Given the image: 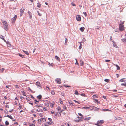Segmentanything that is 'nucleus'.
Masks as SVG:
<instances>
[{
  "instance_id": "nucleus-1",
  "label": "nucleus",
  "mask_w": 126,
  "mask_h": 126,
  "mask_svg": "<svg viewBox=\"0 0 126 126\" xmlns=\"http://www.w3.org/2000/svg\"><path fill=\"white\" fill-rule=\"evenodd\" d=\"M2 22L3 23V24L4 29L6 30H8V23L5 21L2 20Z\"/></svg>"
},
{
  "instance_id": "nucleus-2",
  "label": "nucleus",
  "mask_w": 126,
  "mask_h": 126,
  "mask_svg": "<svg viewBox=\"0 0 126 126\" xmlns=\"http://www.w3.org/2000/svg\"><path fill=\"white\" fill-rule=\"evenodd\" d=\"M82 119V116H81L80 117L79 116H78L75 119V121L76 122H79V121H81V120Z\"/></svg>"
},
{
  "instance_id": "nucleus-3",
  "label": "nucleus",
  "mask_w": 126,
  "mask_h": 126,
  "mask_svg": "<svg viewBox=\"0 0 126 126\" xmlns=\"http://www.w3.org/2000/svg\"><path fill=\"white\" fill-rule=\"evenodd\" d=\"M125 28L124 27V25L121 24H120L119 25V29L120 31H122L124 30Z\"/></svg>"
},
{
  "instance_id": "nucleus-4",
  "label": "nucleus",
  "mask_w": 126,
  "mask_h": 126,
  "mask_svg": "<svg viewBox=\"0 0 126 126\" xmlns=\"http://www.w3.org/2000/svg\"><path fill=\"white\" fill-rule=\"evenodd\" d=\"M48 119L49 121L47 122L48 125H53L54 123L52 121V119L51 118H48Z\"/></svg>"
},
{
  "instance_id": "nucleus-5",
  "label": "nucleus",
  "mask_w": 126,
  "mask_h": 126,
  "mask_svg": "<svg viewBox=\"0 0 126 126\" xmlns=\"http://www.w3.org/2000/svg\"><path fill=\"white\" fill-rule=\"evenodd\" d=\"M17 18V16L15 15L14 17L12 19V23H14L15 21L16 18Z\"/></svg>"
},
{
  "instance_id": "nucleus-6",
  "label": "nucleus",
  "mask_w": 126,
  "mask_h": 126,
  "mask_svg": "<svg viewBox=\"0 0 126 126\" xmlns=\"http://www.w3.org/2000/svg\"><path fill=\"white\" fill-rule=\"evenodd\" d=\"M76 19L78 21H80L81 20V18L80 16L79 15H77L76 16Z\"/></svg>"
},
{
  "instance_id": "nucleus-7",
  "label": "nucleus",
  "mask_w": 126,
  "mask_h": 126,
  "mask_svg": "<svg viewBox=\"0 0 126 126\" xmlns=\"http://www.w3.org/2000/svg\"><path fill=\"white\" fill-rule=\"evenodd\" d=\"M93 100H94V102L95 103H97V104H98L100 103V102L99 101H98L97 99H93Z\"/></svg>"
},
{
  "instance_id": "nucleus-8",
  "label": "nucleus",
  "mask_w": 126,
  "mask_h": 126,
  "mask_svg": "<svg viewBox=\"0 0 126 126\" xmlns=\"http://www.w3.org/2000/svg\"><path fill=\"white\" fill-rule=\"evenodd\" d=\"M104 121L103 120H100V121H98L97 122V124H95V125H97L98 126H99L98 125V124H102L103 123H104Z\"/></svg>"
},
{
  "instance_id": "nucleus-9",
  "label": "nucleus",
  "mask_w": 126,
  "mask_h": 126,
  "mask_svg": "<svg viewBox=\"0 0 126 126\" xmlns=\"http://www.w3.org/2000/svg\"><path fill=\"white\" fill-rule=\"evenodd\" d=\"M56 81L57 83L59 84H60L61 82V79H56Z\"/></svg>"
},
{
  "instance_id": "nucleus-10",
  "label": "nucleus",
  "mask_w": 126,
  "mask_h": 126,
  "mask_svg": "<svg viewBox=\"0 0 126 126\" xmlns=\"http://www.w3.org/2000/svg\"><path fill=\"white\" fill-rule=\"evenodd\" d=\"M36 84L37 86H38L40 88H41V87L40 85V83L38 82H37L36 83Z\"/></svg>"
},
{
  "instance_id": "nucleus-11",
  "label": "nucleus",
  "mask_w": 126,
  "mask_h": 126,
  "mask_svg": "<svg viewBox=\"0 0 126 126\" xmlns=\"http://www.w3.org/2000/svg\"><path fill=\"white\" fill-rule=\"evenodd\" d=\"M25 10V9L23 8H22L21 9H20V13L22 14L24 12V11Z\"/></svg>"
},
{
  "instance_id": "nucleus-12",
  "label": "nucleus",
  "mask_w": 126,
  "mask_h": 126,
  "mask_svg": "<svg viewBox=\"0 0 126 126\" xmlns=\"http://www.w3.org/2000/svg\"><path fill=\"white\" fill-rule=\"evenodd\" d=\"M55 59H56L59 62L60 61V58H59L58 56H56L55 57Z\"/></svg>"
},
{
  "instance_id": "nucleus-13",
  "label": "nucleus",
  "mask_w": 126,
  "mask_h": 126,
  "mask_svg": "<svg viewBox=\"0 0 126 126\" xmlns=\"http://www.w3.org/2000/svg\"><path fill=\"white\" fill-rule=\"evenodd\" d=\"M82 109H88L89 110L90 109V108L89 107H82Z\"/></svg>"
},
{
  "instance_id": "nucleus-14",
  "label": "nucleus",
  "mask_w": 126,
  "mask_h": 126,
  "mask_svg": "<svg viewBox=\"0 0 126 126\" xmlns=\"http://www.w3.org/2000/svg\"><path fill=\"white\" fill-rule=\"evenodd\" d=\"M85 29V28L84 27H82L80 28L79 29L82 32H83L84 31Z\"/></svg>"
},
{
  "instance_id": "nucleus-15",
  "label": "nucleus",
  "mask_w": 126,
  "mask_h": 126,
  "mask_svg": "<svg viewBox=\"0 0 126 126\" xmlns=\"http://www.w3.org/2000/svg\"><path fill=\"white\" fill-rule=\"evenodd\" d=\"M22 51H23V52H24L26 55H29V54L28 53V51H25L24 50H22Z\"/></svg>"
},
{
  "instance_id": "nucleus-16",
  "label": "nucleus",
  "mask_w": 126,
  "mask_h": 126,
  "mask_svg": "<svg viewBox=\"0 0 126 126\" xmlns=\"http://www.w3.org/2000/svg\"><path fill=\"white\" fill-rule=\"evenodd\" d=\"M0 38L3 40L5 42H6V41L4 39L3 36L1 35H0Z\"/></svg>"
},
{
  "instance_id": "nucleus-17",
  "label": "nucleus",
  "mask_w": 126,
  "mask_h": 126,
  "mask_svg": "<svg viewBox=\"0 0 126 126\" xmlns=\"http://www.w3.org/2000/svg\"><path fill=\"white\" fill-rule=\"evenodd\" d=\"M94 109L95 111H98L99 110V108L96 107H94V108H93Z\"/></svg>"
},
{
  "instance_id": "nucleus-18",
  "label": "nucleus",
  "mask_w": 126,
  "mask_h": 126,
  "mask_svg": "<svg viewBox=\"0 0 126 126\" xmlns=\"http://www.w3.org/2000/svg\"><path fill=\"white\" fill-rule=\"evenodd\" d=\"M80 63L81 65L82 66L84 64L83 62L81 60L80 61Z\"/></svg>"
},
{
  "instance_id": "nucleus-19",
  "label": "nucleus",
  "mask_w": 126,
  "mask_h": 126,
  "mask_svg": "<svg viewBox=\"0 0 126 126\" xmlns=\"http://www.w3.org/2000/svg\"><path fill=\"white\" fill-rule=\"evenodd\" d=\"M75 94L76 95H79V93L76 90H75Z\"/></svg>"
},
{
  "instance_id": "nucleus-20",
  "label": "nucleus",
  "mask_w": 126,
  "mask_h": 126,
  "mask_svg": "<svg viewBox=\"0 0 126 126\" xmlns=\"http://www.w3.org/2000/svg\"><path fill=\"white\" fill-rule=\"evenodd\" d=\"M121 40L122 41L124 42H126V38L122 39Z\"/></svg>"
},
{
  "instance_id": "nucleus-21",
  "label": "nucleus",
  "mask_w": 126,
  "mask_h": 126,
  "mask_svg": "<svg viewBox=\"0 0 126 126\" xmlns=\"http://www.w3.org/2000/svg\"><path fill=\"white\" fill-rule=\"evenodd\" d=\"M37 7L39 8H40L41 7V4H40L39 2L37 3Z\"/></svg>"
},
{
  "instance_id": "nucleus-22",
  "label": "nucleus",
  "mask_w": 126,
  "mask_h": 126,
  "mask_svg": "<svg viewBox=\"0 0 126 126\" xmlns=\"http://www.w3.org/2000/svg\"><path fill=\"white\" fill-rule=\"evenodd\" d=\"M37 98L39 99H40L41 98L42 96L41 95H39L37 96Z\"/></svg>"
},
{
  "instance_id": "nucleus-23",
  "label": "nucleus",
  "mask_w": 126,
  "mask_h": 126,
  "mask_svg": "<svg viewBox=\"0 0 126 126\" xmlns=\"http://www.w3.org/2000/svg\"><path fill=\"white\" fill-rule=\"evenodd\" d=\"M102 110L103 111H111L110 110L108 109H102V110Z\"/></svg>"
},
{
  "instance_id": "nucleus-24",
  "label": "nucleus",
  "mask_w": 126,
  "mask_h": 126,
  "mask_svg": "<svg viewBox=\"0 0 126 126\" xmlns=\"http://www.w3.org/2000/svg\"><path fill=\"white\" fill-rule=\"evenodd\" d=\"M54 102H52V103H51V104L50 105V106H51V108H53V106H54Z\"/></svg>"
},
{
  "instance_id": "nucleus-25",
  "label": "nucleus",
  "mask_w": 126,
  "mask_h": 126,
  "mask_svg": "<svg viewBox=\"0 0 126 126\" xmlns=\"http://www.w3.org/2000/svg\"><path fill=\"white\" fill-rule=\"evenodd\" d=\"M19 107L18 108V109L19 110H21L22 108V105L20 103H19Z\"/></svg>"
},
{
  "instance_id": "nucleus-26",
  "label": "nucleus",
  "mask_w": 126,
  "mask_h": 126,
  "mask_svg": "<svg viewBox=\"0 0 126 126\" xmlns=\"http://www.w3.org/2000/svg\"><path fill=\"white\" fill-rule=\"evenodd\" d=\"M18 55L19 56L21 57H22V58H24V55H22L20 54H19Z\"/></svg>"
},
{
  "instance_id": "nucleus-27",
  "label": "nucleus",
  "mask_w": 126,
  "mask_h": 126,
  "mask_svg": "<svg viewBox=\"0 0 126 126\" xmlns=\"http://www.w3.org/2000/svg\"><path fill=\"white\" fill-rule=\"evenodd\" d=\"M9 123L8 121H6L5 122V125L6 126L8 125H9Z\"/></svg>"
},
{
  "instance_id": "nucleus-28",
  "label": "nucleus",
  "mask_w": 126,
  "mask_h": 126,
  "mask_svg": "<svg viewBox=\"0 0 126 126\" xmlns=\"http://www.w3.org/2000/svg\"><path fill=\"white\" fill-rule=\"evenodd\" d=\"M122 119L120 117H117L116 118V119H115V120H121Z\"/></svg>"
},
{
  "instance_id": "nucleus-29",
  "label": "nucleus",
  "mask_w": 126,
  "mask_h": 126,
  "mask_svg": "<svg viewBox=\"0 0 126 126\" xmlns=\"http://www.w3.org/2000/svg\"><path fill=\"white\" fill-rule=\"evenodd\" d=\"M114 65L117 68V70H120V67L117 65V64H114Z\"/></svg>"
},
{
  "instance_id": "nucleus-30",
  "label": "nucleus",
  "mask_w": 126,
  "mask_h": 126,
  "mask_svg": "<svg viewBox=\"0 0 126 126\" xmlns=\"http://www.w3.org/2000/svg\"><path fill=\"white\" fill-rule=\"evenodd\" d=\"M91 118V117H87L86 118H85L84 120L87 121L89 120Z\"/></svg>"
},
{
  "instance_id": "nucleus-31",
  "label": "nucleus",
  "mask_w": 126,
  "mask_h": 126,
  "mask_svg": "<svg viewBox=\"0 0 126 126\" xmlns=\"http://www.w3.org/2000/svg\"><path fill=\"white\" fill-rule=\"evenodd\" d=\"M15 87L16 88L18 89L20 87V86L17 85H14Z\"/></svg>"
},
{
  "instance_id": "nucleus-32",
  "label": "nucleus",
  "mask_w": 126,
  "mask_h": 126,
  "mask_svg": "<svg viewBox=\"0 0 126 126\" xmlns=\"http://www.w3.org/2000/svg\"><path fill=\"white\" fill-rule=\"evenodd\" d=\"M112 42L113 43V45L114 47H117V45H116L115 43L113 41H112Z\"/></svg>"
},
{
  "instance_id": "nucleus-33",
  "label": "nucleus",
  "mask_w": 126,
  "mask_h": 126,
  "mask_svg": "<svg viewBox=\"0 0 126 126\" xmlns=\"http://www.w3.org/2000/svg\"><path fill=\"white\" fill-rule=\"evenodd\" d=\"M28 14L30 16V17L31 18L32 17L31 13V12H30L29 11H28Z\"/></svg>"
},
{
  "instance_id": "nucleus-34",
  "label": "nucleus",
  "mask_w": 126,
  "mask_h": 126,
  "mask_svg": "<svg viewBox=\"0 0 126 126\" xmlns=\"http://www.w3.org/2000/svg\"><path fill=\"white\" fill-rule=\"evenodd\" d=\"M38 123L39 124V125H40L41 124L42 122L41 121V120H40L39 119L38 120Z\"/></svg>"
},
{
  "instance_id": "nucleus-35",
  "label": "nucleus",
  "mask_w": 126,
  "mask_h": 126,
  "mask_svg": "<svg viewBox=\"0 0 126 126\" xmlns=\"http://www.w3.org/2000/svg\"><path fill=\"white\" fill-rule=\"evenodd\" d=\"M29 125L30 126H35V125L34 124H31L30 123H29Z\"/></svg>"
},
{
  "instance_id": "nucleus-36",
  "label": "nucleus",
  "mask_w": 126,
  "mask_h": 126,
  "mask_svg": "<svg viewBox=\"0 0 126 126\" xmlns=\"http://www.w3.org/2000/svg\"><path fill=\"white\" fill-rule=\"evenodd\" d=\"M37 12L38 15L39 16H42V14L40 13L39 11H37Z\"/></svg>"
},
{
  "instance_id": "nucleus-37",
  "label": "nucleus",
  "mask_w": 126,
  "mask_h": 126,
  "mask_svg": "<svg viewBox=\"0 0 126 126\" xmlns=\"http://www.w3.org/2000/svg\"><path fill=\"white\" fill-rule=\"evenodd\" d=\"M93 97L94 98H95V97L97 98L98 97V96H97L96 95V94H94V95H93Z\"/></svg>"
},
{
  "instance_id": "nucleus-38",
  "label": "nucleus",
  "mask_w": 126,
  "mask_h": 126,
  "mask_svg": "<svg viewBox=\"0 0 126 126\" xmlns=\"http://www.w3.org/2000/svg\"><path fill=\"white\" fill-rule=\"evenodd\" d=\"M5 70V69L3 68H2L0 69V71H2V72H3V71Z\"/></svg>"
},
{
  "instance_id": "nucleus-39",
  "label": "nucleus",
  "mask_w": 126,
  "mask_h": 126,
  "mask_svg": "<svg viewBox=\"0 0 126 126\" xmlns=\"http://www.w3.org/2000/svg\"><path fill=\"white\" fill-rule=\"evenodd\" d=\"M79 43L80 44V45L79 47V49H80L82 48V45L80 42H79Z\"/></svg>"
},
{
  "instance_id": "nucleus-40",
  "label": "nucleus",
  "mask_w": 126,
  "mask_h": 126,
  "mask_svg": "<svg viewBox=\"0 0 126 126\" xmlns=\"http://www.w3.org/2000/svg\"><path fill=\"white\" fill-rule=\"evenodd\" d=\"M68 41V39L67 38H65V45H67V42Z\"/></svg>"
},
{
  "instance_id": "nucleus-41",
  "label": "nucleus",
  "mask_w": 126,
  "mask_h": 126,
  "mask_svg": "<svg viewBox=\"0 0 126 126\" xmlns=\"http://www.w3.org/2000/svg\"><path fill=\"white\" fill-rule=\"evenodd\" d=\"M68 102L69 103L70 105L72 104L73 103L72 102L71 100H69L68 101Z\"/></svg>"
},
{
  "instance_id": "nucleus-42",
  "label": "nucleus",
  "mask_w": 126,
  "mask_h": 126,
  "mask_svg": "<svg viewBox=\"0 0 126 126\" xmlns=\"http://www.w3.org/2000/svg\"><path fill=\"white\" fill-rule=\"evenodd\" d=\"M104 81L107 82H108L110 81V80L109 79H106L104 80Z\"/></svg>"
},
{
  "instance_id": "nucleus-43",
  "label": "nucleus",
  "mask_w": 126,
  "mask_h": 126,
  "mask_svg": "<svg viewBox=\"0 0 126 126\" xmlns=\"http://www.w3.org/2000/svg\"><path fill=\"white\" fill-rule=\"evenodd\" d=\"M121 85H124V86H126V82H125L124 83H122Z\"/></svg>"
},
{
  "instance_id": "nucleus-44",
  "label": "nucleus",
  "mask_w": 126,
  "mask_h": 126,
  "mask_svg": "<svg viewBox=\"0 0 126 126\" xmlns=\"http://www.w3.org/2000/svg\"><path fill=\"white\" fill-rule=\"evenodd\" d=\"M34 101H35V103L36 104H38V103L39 101H37L36 100H35Z\"/></svg>"
},
{
  "instance_id": "nucleus-45",
  "label": "nucleus",
  "mask_w": 126,
  "mask_h": 126,
  "mask_svg": "<svg viewBox=\"0 0 126 126\" xmlns=\"http://www.w3.org/2000/svg\"><path fill=\"white\" fill-rule=\"evenodd\" d=\"M124 23V22L123 21H121V23L120 24H121L123 25Z\"/></svg>"
},
{
  "instance_id": "nucleus-46",
  "label": "nucleus",
  "mask_w": 126,
  "mask_h": 126,
  "mask_svg": "<svg viewBox=\"0 0 126 126\" xmlns=\"http://www.w3.org/2000/svg\"><path fill=\"white\" fill-rule=\"evenodd\" d=\"M80 95L82 96H84V97H85V96H86V95L85 94H81Z\"/></svg>"
},
{
  "instance_id": "nucleus-47",
  "label": "nucleus",
  "mask_w": 126,
  "mask_h": 126,
  "mask_svg": "<svg viewBox=\"0 0 126 126\" xmlns=\"http://www.w3.org/2000/svg\"><path fill=\"white\" fill-rule=\"evenodd\" d=\"M51 93L52 95H54L55 94V92L54 91H52L51 92Z\"/></svg>"
},
{
  "instance_id": "nucleus-48",
  "label": "nucleus",
  "mask_w": 126,
  "mask_h": 126,
  "mask_svg": "<svg viewBox=\"0 0 126 126\" xmlns=\"http://www.w3.org/2000/svg\"><path fill=\"white\" fill-rule=\"evenodd\" d=\"M26 100L28 101H30L31 100V99L29 97L26 98Z\"/></svg>"
},
{
  "instance_id": "nucleus-49",
  "label": "nucleus",
  "mask_w": 126,
  "mask_h": 126,
  "mask_svg": "<svg viewBox=\"0 0 126 126\" xmlns=\"http://www.w3.org/2000/svg\"><path fill=\"white\" fill-rule=\"evenodd\" d=\"M63 108L64 110H66L67 109L66 107L65 106H63Z\"/></svg>"
},
{
  "instance_id": "nucleus-50",
  "label": "nucleus",
  "mask_w": 126,
  "mask_h": 126,
  "mask_svg": "<svg viewBox=\"0 0 126 126\" xmlns=\"http://www.w3.org/2000/svg\"><path fill=\"white\" fill-rule=\"evenodd\" d=\"M9 118L11 119H13V117L10 115V116H9Z\"/></svg>"
},
{
  "instance_id": "nucleus-51",
  "label": "nucleus",
  "mask_w": 126,
  "mask_h": 126,
  "mask_svg": "<svg viewBox=\"0 0 126 126\" xmlns=\"http://www.w3.org/2000/svg\"><path fill=\"white\" fill-rule=\"evenodd\" d=\"M83 14L85 16H86L87 14H86V12H83Z\"/></svg>"
},
{
  "instance_id": "nucleus-52",
  "label": "nucleus",
  "mask_w": 126,
  "mask_h": 126,
  "mask_svg": "<svg viewBox=\"0 0 126 126\" xmlns=\"http://www.w3.org/2000/svg\"><path fill=\"white\" fill-rule=\"evenodd\" d=\"M110 61V60H105V61L106 62H109Z\"/></svg>"
},
{
  "instance_id": "nucleus-53",
  "label": "nucleus",
  "mask_w": 126,
  "mask_h": 126,
  "mask_svg": "<svg viewBox=\"0 0 126 126\" xmlns=\"http://www.w3.org/2000/svg\"><path fill=\"white\" fill-rule=\"evenodd\" d=\"M71 4L73 6H76L75 4L73 3H71Z\"/></svg>"
},
{
  "instance_id": "nucleus-54",
  "label": "nucleus",
  "mask_w": 126,
  "mask_h": 126,
  "mask_svg": "<svg viewBox=\"0 0 126 126\" xmlns=\"http://www.w3.org/2000/svg\"><path fill=\"white\" fill-rule=\"evenodd\" d=\"M22 93H23V95H24V96H26L25 95V92H24V91H23L22 92Z\"/></svg>"
},
{
  "instance_id": "nucleus-55",
  "label": "nucleus",
  "mask_w": 126,
  "mask_h": 126,
  "mask_svg": "<svg viewBox=\"0 0 126 126\" xmlns=\"http://www.w3.org/2000/svg\"><path fill=\"white\" fill-rule=\"evenodd\" d=\"M46 89L48 91L49 90V88L48 87H47Z\"/></svg>"
},
{
  "instance_id": "nucleus-56",
  "label": "nucleus",
  "mask_w": 126,
  "mask_h": 126,
  "mask_svg": "<svg viewBox=\"0 0 126 126\" xmlns=\"http://www.w3.org/2000/svg\"><path fill=\"white\" fill-rule=\"evenodd\" d=\"M5 107L6 108H9V106L8 105H6Z\"/></svg>"
},
{
  "instance_id": "nucleus-57",
  "label": "nucleus",
  "mask_w": 126,
  "mask_h": 126,
  "mask_svg": "<svg viewBox=\"0 0 126 126\" xmlns=\"http://www.w3.org/2000/svg\"><path fill=\"white\" fill-rule=\"evenodd\" d=\"M28 89H29V90L30 91H31V92L32 91V90L29 87H28Z\"/></svg>"
},
{
  "instance_id": "nucleus-58",
  "label": "nucleus",
  "mask_w": 126,
  "mask_h": 126,
  "mask_svg": "<svg viewBox=\"0 0 126 126\" xmlns=\"http://www.w3.org/2000/svg\"><path fill=\"white\" fill-rule=\"evenodd\" d=\"M43 119H45L44 118H41L40 119H39L40 120H41V121H42L43 120Z\"/></svg>"
},
{
  "instance_id": "nucleus-59",
  "label": "nucleus",
  "mask_w": 126,
  "mask_h": 126,
  "mask_svg": "<svg viewBox=\"0 0 126 126\" xmlns=\"http://www.w3.org/2000/svg\"><path fill=\"white\" fill-rule=\"evenodd\" d=\"M78 114L79 115L81 116H82V114H81L80 113H79Z\"/></svg>"
},
{
  "instance_id": "nucleus-60",
  "label": "nucleus",
  "mask_w": 126,
  "mask_h": 126,
  "mask_svg": "<svg viewBox=\"0 0 126 126\" xmlns=\"http://www.w3.org/2000/svg\"><path fill=\"white\" fill-rule=\"evenodd\" d=\"M60 104H63V101H61L60 100Z\"/></svg>"
},
{
  "instance_id": "nucleus-61",
  "label": "nucleus",
  "mask_w": 126,
  "mask_h": 126,
  "mask_svg": "<svg viewBox=\"0 0 126 126\" xmlns=\"http://www.w3.org/2000/svg\"><path fill=\"white\" fill-rule=\"evenodd\" d=\"M59 109H58V110L60 111H60H61L62 112V111L61 110V108H60L59 107Z\"/></svg>"
},
{
  "instance_id": "nucleus-62",
  "label": "nucleus",
  "mask_w": 126,
  "mask_h": 126,
  "mask_svg": "<svg viewBox=\"0 0 126 126\" xmlns=\"http://www.w3.org/2000/svg\"><path fill=\"white\" fill-rule=\"evenodd\" d=\"M20 98L21 99H24V97H22V96H21L20 97Z\"/></svg>"
},
{
  "instance_id": "nucleus-63",
  "label": "nucleus",
  "mask_w": 126,
  "mask_h": 126,
  "mask_svg": "<svg viewBox=\"0 0 126 126\" xmlns=\"http://www.w3.org/2000/svg\"><path fill=\"white\" fill-rule=\"evenodd\" d=\"M23 124L24 125H27V124H26V123L25 122Z\"/></svg>"
},
{
  "instance_id": "nucleus-64",
  "label": "nucleus",
  "mask_w": 126,
  "mask_h": 126,
  "mask_svg": "<svg viewBox=\"0 0 126 126\" xmlns=\"http://www.w3.org/2000/svg\"><path fill=\"white\" fill-rule=\"evenodd\" d=\"M4 97L5 99H7V97L6 96H4Z\"/></svg>"
}]
</instances>
